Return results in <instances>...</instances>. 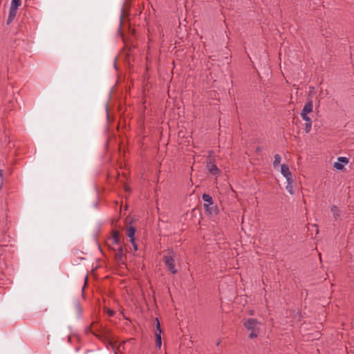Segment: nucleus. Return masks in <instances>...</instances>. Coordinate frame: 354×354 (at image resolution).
Here are the masks:
<instances>
[{
  "instance_id": "f8f14e48",
  "label": "nucleus",
  "mask_w": 354,
  "mask_h": 354,
  "mask_svg": "<svg viewBox=\"0 0 354 354\" xmlns=\"http://www.w3.org/2000/svg\"><path fill=\"white\" fill-rule=\"evenodd\" d=\"M281 160V157L279 154H275L274 156L273 167L277 168L279 167Z\"/></svg>"
},
{
  "instance_id": "f257e3e1",
  "label": "nucleus",
  "mask_w": 354,
  "mask_h": 354,
  "mask_svg": "<svg viewBox=\"0 0 354 354\" xmlns=\"http://www.w3.org/2000/svg\"><path fill=\"white\" fill-rule=\"evenodd\" d=\"M259 322L257 319L254 318L248 319L243 322L244 327L251 331L249 334V337L250 339H254L258 337L259 334Z\"/></svg>"
},
{
  "instance_id": "0eeeda50",
  "label": "nucleus",
  "mask_w": 354,
  "mask_h": 354,
  "mask_svg": "<svg viewBox=\"0 0 354 354\" xmlns=\"http://www.w3.org/2000/svg\"><path fill=\"white\" fill-rule=\"evenodd\" d=\"M302 119L306 122L305 123V131L306 133H309L311 130L312 127V120L311 119L307 116H301Z\"/></svg>"
},
{
  "instance_id": "aec40b11",
  "label": "nucleus",
  "mask_w": 354,
  "mask_h": 354,
  "mask_svg": "<svg viewBox=\"0 0 354 354\" xmlns=\"http://www.w3.org/2000/svg\"><path fill=\"white\" fill-rule=\"evenodd\" d=\"M156 331L155 333H160V335H161V328H160V322H159V320L158 318L156 319Z\"/></svg>"
},
{
  "instance_id": "dca6fc26",
  "label": "nucleus",
  "mask_w": 354,
  "mask_h": 354,
  "mask_svg": "<svg viewBox=\"0 0 354 354\" xmlns=\"http://www.w3.org/2000/svg\"><path fill=\"white\" fill-rule=\"evenodd\" d=\"M334 167L337 170H342L344 166L343 164L338 161L337 162H335Z\"/></svg>"
},
{
  "instance_id": "bb28decb",
  "label": "nucleus",
  "mask_w": 354,
  "mask_h": 354,
  "mask_svg": "<svg viewBox=\"0 0 354 354\" xmlns=\"http://www.w3.org/2000/svg\"><path fill=\"white\" fill-rule=\"evenodd\" d=\"M109 344H110V345H111L113 348H114V346H113V344H112V342H110Z\"/></svg>"
},
{
  "instance_id": "4468645a",
  "label": "nucleus",
  "mask_w": 354,
  "mask_h": 354,
  "mask_svg": "<svg viewBox=\"0 0 354 354\" xmlns=\"http://www.w3.org/2000/svg\"><path fill=\"white\" fill-rule=\"evenodd\" d=\"M156 336V344L158 348H160L162 345V340H161V335H160V333H155Z\"/></svg>"
},
{
  "instance_id": "ddd939ff",
  "label": "nucleus",
  "mask_w": 354,
  "mask_h": 354,
  "mask_svg": "<svg viewBox=\"0 0 354 354\" xmlns=\"http://www.w3.org/2000/svg\"><path fill=\"white\" fill-rule=\"evenodd\" d=\"M287 181V185H286V189L287 191L290 194H293V185H292V179H290V180H286Z\"/></svg>"
},
{
  "instance_id": "4be33fe9",
  "label": "nucleus",
  "mask_w": 354,
  "mask_h": 354,
  "mask_svg": "<svg viewBox=\"0 0 354 354\" xmlns=\"http://www.w3.org/2000/svg\"><path fill=\"white\" fill-rule=\"evenodd\" d=\"M132 245H133V250H134V251H135V252H136V251H137V250H138V245H137V244L136 243V242L134 241V243H132Z\"/></svg>"
},
{
  "instance_id": "b1692460",
  "label": "nucleus",
  "mask_w": 354,
  "mask_h": 354,
  "mask_svg": "<svg viewBox=\"0 0 354 354\" xmlns=\"http://www.w3.org/2000/svg\"><path fill=\"white\" fill-rule=\"evenodd\" d=\"M3 174V171L2 169H0V177L2 178Z\"/></svg>"
},
{
  "instance_id": "423d86ee",
  "label": "nucleus",
  "mask_w": 354,
  "mask_h": 354,
  "mask_svg": "<svg viewBox=\"0 0 354 354\" xmlns=\"http://www.w3.org/2000/svg\"><path fill=\"white\" fill-rule=\"evenodd\" d=\"M202 198L205 202L208 203V204H204V207H205L207 211H208L209 213H211L212 212H211L209 206L210 205L213 204V200H212V196L209 194H203L202 196Z\"/></svg>"
},
{
  "instance_id": "2eb2a0df",
  "label": "nucleus",
  "mask_w": 354,
  "mask_h": 354,
  "mask_svg": "<svg viewBox=\"0 0 354 354\" xmlns=\"http://www.w3.org/2000/svg\"><path fill=\"white\" fill-rule=\"evenodd\" d=\"M21 4V0H12L10 8H16L17 9L19 6H20Z\"/></svg>"
},
{
  "instance_id": "f03ea898",
  "label": "nucleus",
  "mask_w": 354,
  "mask_h": 354,
  "mask_svg": "<svg viewBox=\"0 0 354 354\" xmlns=\"http://www.w3.org/2000/svg\"><path fill=\"white\" fill-rule=\"evenodd\" d=\"M174 257V250L172 249H169L167 251V254L163 257V261L167 270H169L172 274H176L177 273L178 270L176 268Z\"/></svg>"
},
{
  "instance_id": "1a4fd4ad",
  "label": "nucleus",
  "mask_w": 354,
  "mask_h": 354,
  "mask_svg": "<svg viewBox=\"0 0 354 354\" xmlns=\"http://www.w3.org/2000/svg\"><path fill=\"white\" fill-rule=\"evenodd\" d=\"M17 10L16 8H10V10H9V15H8V20H7V24H9L10 23H11L13 19H15L16 15H17Z\"/></svg>"
},
{
  "instance_id": "6e6552de",
  "label": "nucleus",
  "mask_w": 354,
  "mask_h": 354,
  "mask_svg": "<svg viewBox=\"0 0 354 354\" xmlns=\"http://www.w3.org/2000/svg\"><path fill=\"white\" fill-rule=\"evenodd\" d=\"M136 229L134 227H129L127 230V235L130 238V241L131 243H134Z\"/></svg>"
},
{
  "instance_id": "9d476101",
  "label": "nucleus",
  "mask_w": 354,
  "mask_h": 354,
  "mask_svg": "<svg viewBox=\"0 0 354 354\" xmlns=\"http://www.w3.org/2000/svg\"><path fill=\"white\" fill-rule=\"evenodd\" d=\"M111 241L113 244H119L120 241V233L118 230H114L113 232Z\"/></svg>"
},
{
  "instance_id": "39448f33",
  "label": "nucleus",
  "mask_w": 354,
  "mask_h": 354,
  "mask_svg": "<svg viewBox=\"0 0 354 354\" xmlns=\"http://www.w3.org/2000/svg\"><path fill=\"white\" fill-rule=\"evenodd\" d=\"M281 173L286 178V180H290L292 179V174L290 171L289 167L287 165H281Z\"/></svg>"
},
{
  "instance_id": "a211bd4d",
  "label": "nucleus",
  "mask_w": 354,
  "mask_h": 354,
  "mask_svg": "<svg viewBox=\"0 0 354 354\" xmlns=\"http://www.w3.org/2000/svg\"><path fill=\"white\" fill-rule=\"evenodd\" d=\"M104 311L109 317H113L115 315L114 310L109 309L108 308H105Z\"/></svg>"
},
{
  "instance_id": "6ab92c4d",
  "label": "nucleus",
  "mask_w": 354,
  "mask_h": 354,
  "mask_svg": "<svg viewBox=\"0 0 354 354\" xmlns=\"http://www.w3.org/2000/svg\"><path fill=\"white\" fill-rule=\"evenodd\" d=\"M75 308L77 312V314L78 315L80 316L81 315V313H82V309H81V306H80V304L79 302H76L75 304Z\"/></svg>"
},
{
  "instance_id": "7ed1b4c3",
  "label": "nucleus",
  "mask_w": 354,
  "mask_h": 354,
  "mask_svg": "<svg viewBox=\"0 0 354 354\" xmlns=\"http://www.w3.org/2000/svg\"><path fill=\"white\" fill-rule=\"evenodd\" d=\"M206 167L209 174L212 175L218 176L221 174L220 169L211 161L207 162Z\"/></svg>"
},
{
  "instance_id": "a878e982",
  "label": "nucleus",
  "mask_w": 354,
  "mask_h": 354,
  "mask_svg": "<svg viewBox=\"0 0 354 354\" xmlns=\"http://www.w3.org/2000/svg\"><path fill=\"white\" fill-rule=\"evenodd\" d=\"M220 343H221V341H218L216 343V346H219Z\"/></svg>"
},
{
  "instance_id": "5701e85b",
  "label": "nucleus",
  "mask_w": 354,
  "mask_h": 354,
  "mask_svg": "<svg viewBox=\"0 0 354 354\" xmlns=\"http://www.w3.org/2000/svg\"><path fill=\"white\" fill-rule=\"evenodd\" d=\"M261 150H262V147H260V146L257 147H256V149H255V151H256L257 152H259V151H261Z\"/></svg>"
},
{
  "instance_id": "20e7f679",
  "label": "nucleus",
  "mask_w": 354,
  "mask_h": 354,
  "mask_svg": "<svg viewBox=\"0 0 354 354\" xmlns=\"http://www.w3.org/2000/svg\"><path fill=\"white\" fill-rule=\"evenodd\" d=\"M313 102L312 100L308 101L302 109L301 116H307L308 113L313 111Z\"/></svg>"
},
{
  "instance_id": "393cba45",
  "label": "nucleus",
  "mask_w": 354,
  "mask_h": 354,
  "mask_svg": "<svg viewBox=\"0 0 354 354\" xmlns=\"http://www.w3.org/2000/svg\"><path fill=\"white\" fill-rule=\"evenodd\" d=\"M249 314H250V315H254V311H253V310H250V311L249 312Z\"/></svg>"
},
{
  "instance_id": "9b49d317",
  "label": "nucleus",
  "mask_w": 354,
  "mask_h": 354,
  "mask_svg": "<svg viewBox=\"0 0 354 354\" xmlns=\"http://www.w3.org/2000/svg\"><path fill=\"white\" fill-rule=\"evenodd\" d=\"M330 211L333 214V216L335 219H338L341 215V211L340 209L335 205H332L330 207Z\"/></svg>"
},
{
  "instance_id": "f3484780",
  "label": "nucleus",
  "mask_w": 354,
  "mask_h": 354,
  "mask_svg": "<svg viewBox=\"0 0 354 354\" xmlns=\"http://www.w3.org/2000/svg\"><path fill=\"white\" fill-rule=\"evenodd\" d=\"M337 160L339 162H340L342 164H345V165L348 164L349 162L348 158H347L346 157H339L337 158Z\"/></svg>"
},
{
  "instance_id": "412c9836",
  "label": "nucleus",
  "mask_w": 354,
  "mask_h": 354,
  "mask_svg": "<svg viewBox=\"0 0 354 354\" xmlns=\"http://www.w3.org/2000/svg\"><path fill=\"white\" fill-rule=\"evenodd\" d=\"M123 254V249H122V246H120L119 249H118V252L116 254L117 257L118 258H121V257L122 256Z\"/></svg>"
}]
</instances>
